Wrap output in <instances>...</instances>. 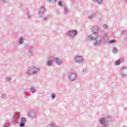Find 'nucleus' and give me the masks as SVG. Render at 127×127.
I'll use <instances>...</instances> for the list:
<instances>
[{"label":"nucleus","mask_w":127,"mask_h":127,"mask_svg":"<svg viewBox=\"0 0 127 127\" xmlns=\"http://www.w3.org/2000/svg\"><path fill=\"white\" fill-rule=\"evenodd\" d=\"M88 40H94V45H99L100 44L101 41H102V39L98 35H96L94 38L91 36H90L88 37Z\"/></svg>","instance_id":"nucleus-1"},{"label":"nucleus","mask_w":127,"mask_h":127,"mask_svg":"<svg viewBox=\"0 0 127 127\" xmlns=\"http://www.w3.org/2000/svg\"><path fill=\"white\" fill-rule=\"evenodd\" d=\"M31 92H32V93H34V92H35V89L34 88H31Z\"/></svg>","instance_id":"nucleus-13"},{"label":"nucleus","mask_w":127,"mask_h":127,"mask_svg":"<svg viewBox=\"0 0 127 127\" xmlns=\"http://www.w3.org/2000/svg\"><path fill=\"white\" fill-rule=\"evenodd\" d=\"M40 12L43 13L45 11V8L44 7H42L40 10Z\"/></svg>","instance_id":"nucleus-6"},{"label":"nucleus","mask_w":127,"mask_h":127,"mask_svg":"<svg viewBox=\"0 0 127 127\" xmlns=\"http://www.w3.org/2000/svg\"><path fill=\"white\" fill-rule=\"evenodd\" d=\"M69 78L72 81H74V80H75V79H76V74H75L74 73L71 74L69 75Z\"/></svg>","instance_id":"nucleus-3"},{"label":"nucleus","mask_w":127,"mask_h":127,"mask_svg":"<svg viewBox=\"0 0 127 127\" xmlns=\"http://www.w3.org/2000/svg\"><path fill=\"white\" fill-rule=\"evenodd\" d=\"M67 8H64V11H67Z\"/></svg>","instance_id":"nucleus-19"},{"label":"nucleus","mask_w":127,"mask_h":127,"mask_svg":"<svg viewBox=\"0 0 127 127\" xmlns=\"http://www.w3.org/2000/svg\"><path fill=\"white\" fill-rule=\"evenodd\" d=\"M31 73H36V69L35 68H33L30 70Z\"/></svg>","instance_id":"nucleus-7"},{"label":"nucleus","mask_w":127,"mask_h":127,"mask_svg":"<svg viewBox=\"0 0 127 127\" xmlns=\"http://www.w3.org/2000/svg\"><path fill=\"white\" fill-rule=\"evenodd\" d=\"M55 97V94H52V97L53 98V99H54Z\"/></svg>","instance_id":"nucleus-18"},{"label":"nucleus","mask_w":127,"mask_h":127,"mask_svg":"<svg viewBox=\"0 0 127 127\" xmlns=\"http://www.w3.org/2000/svg\"><path fill=\"white\" fill-rule=\"evenodd\" d=\"M115 42H116V40H112L109 42V43L111 44L112 43H115Z\"/></svg>","instance_id":"nucleus-11"},{"label":"nucleus","mask_w":127,"mask_h":127,"mask_svg":"<svg viewBox=\"0 0 127 127\" xmlns=\"http://www.w3.org/2000/svg\"><path fill=\"white\" fill-rule=\"evenodd\" d=\"M24 123L21 122L20 127H24Z\"/></svg>","instance_id":"nucleus-16"},{"label":"nucleus","mask_w":127,"mask_h":127,"mask_svg":"<svg viewBox=\"0 0 127 127\" xmlns=\"http://www.w3.org/2000/svg\"><path fill=\"white\" fill-rule=\"evenodd\" d=\"M100 124H105V119H104L103 118H102L101 119H100Z\"/></svg>","instance_id":"nucleus-8"},{"label":"nucleus","mask_w":127,"mask_h":127,"mask_svg":"<svg viewBox=\"0 0 127 127\" xmlns=\"http://www.w3.org/2000/svg\"><path fill=\"white\" fill-rule=\"evenodd\" d=\"M68 34L69 35L72 36H75V35H77V31H70L68 32Z\"/></svg>","instance_id":"nucleus-4"},{"label":"nucleus","mask_w":127,"mask_h":127,"mask_svg":"<svg viewBox=\"0 0 127 127\" xmlns=\"http://www.w3.org/2000/svg\"><path fill=\"white\" fill-rule=\"evenodd\" d=\"M9 81H10V78H9Z\"/></svg>","instance_id":"nucleus-20"},{"label":"nucleus","mask_w":127,"mask_h":127,"mask_svg":"<svg viewBox=\"0 0 127 127\" xmlns=\"http://www.w3.org/2000/svg\"><path fill=\"white\" fill-rule=\"evenodd\" d=\"M82 60H83V59H82V57H81V56H78V57H75V62H77V63L81 62V61Z\"/></svg>","instance_id":"nucleus-2"},{"label":"nucleus","mask_w":127,"mask_h":127,"mask_svg":"<svg viewBox=\"0 0 127 127\" xmlns=\"http://www.w3.org/2000/svg\"><path fill=\"white\" fill-rule=\"evenodd\" d=\"M22 43H23V40H22V38H20L19 44H22Z\"/></svg>","instance_id":"nucleus-10"},{"label":"nucleus","mask_w":127,"mask_h":127,"mask_svg":"<svg viewBox=\"0 0 127 127\" xmlns=\"http://www.w3.org/2000/svg\"><path fill=\"white\" fill-rule=\"evenodd\" d=\"M47 65L48 66H50V65H51V62L49 61L47 63Z\"/></svg>","instance_id":"nucleus-14"},{"label":"nucleus","mask_w":127,"mask_h":127,"mask_svg":"<svg viewBox=\"0 0 127 127\" xmlns=\"http://www.w3.org/2000/svg\"><path fill=\"white\" fill-rule=\"evenodd\" d=\"M58 3L59 5H62V1H60Z\"/></svg>","instance_id":"nucleus-17"},{"label":"nucleus","mask_w":127,"mask_h":127,"mask_svg":"<svg viewBox=\"0 0 127 127\" xmlns=\"http://www.w3.org/2000/svg\"><path fill=\"white\" fill-rule=\"evenodd\" d=\"M56 62L57 64H58V65H61V64L62 63L61 61L59 58L56 59Z\"/></svg>","instance_id":"nucleus-5"},{"label":"nucleus","mask_w":127,"mask_h":127,"mask_svg":"<svg viewBox=\"0 0 127 127\" xmlns=\"http://www.w3.org/2000/svg\"><path fill=\"white\" fill-rule=\"evenodd\" d=\"M120 63H121V62L120 60H119L117 62H116V65H120Z\"/></svg>","instance_id":"nucleus-12"},{"label":"nucleus","mask_w":127,"mask_h":127,"mask_svg":"<svg viewBox=\"0 0 127 127\" xmlns=\"http://www.w3.org/2000/svg\"><path fill=\"white\" fill-rule=\"evenodd\" d=\"M25 122H26V120L25 119V118H22L21 120V123H24Z\"/></svg>","instance_id":"nucleus-9"},{"label":"nucleus","mask_w":127,"mask_h":127,"mask_svg":"<svg viewBox=\"0 0 127 127\" xmlns=\"http://www.w3.org/2000/svg\"><path fill=\"white\" fill-rule=\"evenodd\" d=\"M97 0V2L98 3H101V2H102V0Z\"/></svg>","instance_id":"nucleus-15"}]
</instances>
